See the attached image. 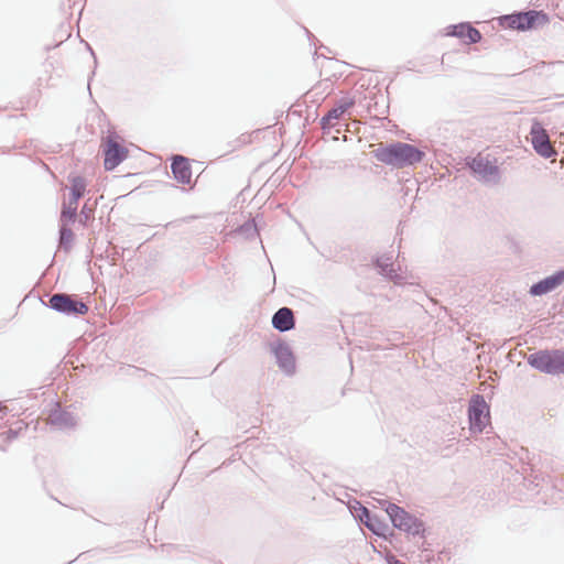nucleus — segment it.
Here are the masks:
<instances>
[{"label": "nucleus", "instance_id": "nucleus-1", "mask_svg": "<svg viewBox=\"0 0 564 564\" xmlns=\"http://www.w3.org/2000/svg\"><path fill=\"white\" fill-rule=\"evenodd\" d=\"M375 156L384 164L401 169L421 162L424 153L412 144L397 142L378 148Z\"/></svg>", "mask_w": 564, "mask_h": 564}, {"label": "nucleus", "instance_id": "nucleus-2", "mask_svg": "<svg viewBox=\"0 0 564 564\" xmlns=\"http://www.w3.org/2000/svg\"><path fill=\"white\" fill-rule=\"evenodd\" d=\"M528 362L546 373H564V350H540L528 357Z\"/></svg>", "mask_w": 564, "mask_h": 564}, {"label": "nucleus", "instance_id": "nucleus-3", "mask_svg": "<svg viewBox=\"0 0 564 564\" xmlns=\"http://www.w3.org/2000/svg\"><path fill=\"white\" fill-rule=\"evenodd\" d=\"M386 512L388 513L392 524L399 530H403L413 535L424 533L423 522L406 512L403 508L394 503H388Z\"/></svg>", "mask_w": 564, "mask_h": 564}, {"label": "nucleus", "instance_id": "nucleus-4", "mask_svg": "<svg viewBox=\"0 0 564 564\" xmlns=\"http://www.w3.org/2000/svg\"><path fill=\"white\" fill-rule=\"evenodd\" d=\"M469 429L473 433H481L490 423L489 406L481 395H474L469 402Z\"/></svg>", "mask_w": 564, "mask_h": 564}, {"label": "nucleus", "instance_id": "nucleus-5", "mask_svg": "<svg viewBox=\"0 0 564 564\" xmlns=\"http://www.w3.org/2000/svg\"><path fill=\"white\" fill-rule=\"evenodd\" d=\"M101 147L105 156L104 166L107 171L116 169L129 154L128 149L120 143L118 135H108Z\"/></svg>", "mask_w": 564, "mask_h": 564}, {"label": "nucleus", "instance_id": "nucleus-6", "mask_svg": "<svg viewBox=\"0 0 564 564\" xmlns=\"http://www.w3.org/2000/svg\"><path fill=\"white\" fill-rule=\"evenodd\" d=\"M50 306L53 310L67 315H85L88 312V306L84 302L64 293L52 295L50 299Z\"/></svg>", "mask_w": 564, "mask_h": 564}, {"label": "nucleus", "instance_id": "nucleus-7", "mask_svg": "<svg viewBox=\"0 0 564 564\" xmlns=\"http://www.w3.org/2000/svg\"><path fill=\"white\" fill-rule=\"evenodd\" d=\"M536 22H546V15L536 11L506 15L501 24L513 30L525 31L535 26Z\"/></svg>", "mask_w": 564, "mask_h": 564}, {"label": "nucleus", "instance_id": "nucleus-8", "mask_svg": "<svg viewBox=\"0 0 564 564\" xmlns=\"http://www.w3.org/2000/svg\"><path fill=\"white\" fill-rule=\"evenodd\" d=\"M531 143L533 149L543 158H551L556 152L550 142L549 134L542 124L538 121L533 122L531 127Z\"/></svg>", "mask_w": 564, "mask_h": 564}, {"label": "nucleus", "instance_id": "nucleus-9", "mask_svg": "<svg viewBox=\"0 0 564 564\" xmlns=\"http://www.w3.org/2000/svg\"><path fill=\"white\" fill-rule=\"evenodd\" d=\"M470 169L486 178L497 177L499 175V166L496 159L488 155L478 154L470 162Z\"/></svg>", "mask_w": 564, "mask_h": 564}, {"label": "nucleus", "instance_id": "nucleus-10", "mask_svg": "<svg viewBox=\"0 0 564 564\" xmlns=\"http://www.w3.org/2000/svg\"><path fill=\"white\" fill-rule=\"evenodd\" d=\"M564 282V270L556 272L555 274L545 278L544 280L540 281L539 283L531 286V293L533 295H542L545 294L552 290H554L556 286L562 284Z\"/></svg>", "mask_w": 564, "mask_h": 564}, {"label": "nucleus", "instance_id": "nucleus-11", "mask_svg": "<svg viewBox=\"0 0 564 564\" xmlns=\"http://www.w3.org/2000/svg\"><path fill=\"white\" fill-rule=\"evenodd\" d=\"M272 325L280 332H288L295 325L294 315L291 308L282 307L272 317Z\"/></svg>", "mask_w": 564, "mask_h": 564}, {"label": "nucleus", "instance_id": "nucleus-12", "mask_svg": "<svg viewBox=\"0 0 564 564\" xmlns=\"http://www.w3.org/2000/svg\"><path fill=\"white\" fill-rule=\"evenodd\" d=\"M448 34L462 39L466 43H477L481 40L480 32L467 23L454 25Z\"/></svg>", "mask_w": 564, "mask_h": 564}, {"label": "nucleus", "instance_id": "nucleus-13", "mask_svg": "<svg viewBox=\"0 0 564 564\" xmlns=\"http://www.w3.org/2000/svg\"><path fill=\"white\" fill-rule=\"evenodd\" d=\"M355 101L350 98H346L341 100V102L330 109L328 113L322 118V126L323 128H330L336 124V121L350 108Z\"/></svg>", "mask_w": 564, "mask_h": 564}, {"label": "nucleus", "instance_id": "nucleus-14", "mask_svg": "<svg viewBox=\"0 0 564 564\" xmlns=\"http://www.w3.org/2000/svg\"><path fill=\"white\" fill-rule=\"evenodd\" d=\"M172 172L180 183L189 184L192 171L187 159L183 156H175L172 163Z\"/></svg>", "mask_w": 564, "mask_h": 564}, {"label": "nucleus", "instance_id": "nucleus-15", "mask_svg": "<svg viewBox=\"0 0 564 564\" xmlns=\"http://www.w3.org/2000/svg\"><path fill=\"white\" fill-rule=\"evenodd\" d=\"M70 183V200L77 202L84 196L87 183L84 177L79 175H73L69 177Z\"/></svg>", "mask_w": 564, "mask_h": 564}, {"label": "nucleus", "instance_id": "nucleus-16", "mask_svg": "<svg viewBox=\"0 0 564 564\" xmlns=\"http://www.w3.org/2000/svg\"><path fill=\"white\" fill-rule=\"evenodd\" d=\"M78 203L70 200L67 204H64L62 214H61V221L69 224L70 221L75 220L76 212H77Z\"/></svg>", "mask_w": 564, "mask_h": 564}, {"label": "nucleus", "instance_id": "nucleus-17", "mask_svg": "<svg viewBox=\"0 0 564 564\" xmlns=\"http://www.w3.org/2000/svg\"><path fill=\"white\" fill-rule=\"evenodd\" d=\"M74 240V234L70 228H68L67 223H62L61 227V245L68 249Z\"/></svg>", "mask_w": 564, "mask_h": 564}, {"label": "nucleus", "instance_id": "nucleus-18", "mask_svg": "<svg viewBox=\"0 0 564 564\" xmlns=\"http://www.w3.org/2000/svg\"><path fill=\"white\" fill-rule=\"evenodd\" d=\"M94 220V212L85 205L80 213V224L88 226Z\"/></svg>", "mask_w": 564, "mask_h": 564}, {"label": "nucleus", "instance_id": "nucleus-19", "mask_svg": "<svg viewBox=\"0 0 564 564\" xmlns=\"http://www.w3.org/2000/svg\"><path fill=\"white\" fill-rule=\"evenodd\" d=\"M364 513L366 514V517H367V519H368V520L365 522V523H366V525H367V528H368L369 530H371V531H372L373 533H376V534H381V533H380V527H381V525H380V523H379L378 521H372V520L370 519V517H369V512H368V510H367L366 508H364Z\"/></svg>", "mask_w": 564, "mask_h": 564}, {"label": "nucleus", "instance_id": "nucleus-20", "mask_svg": "<svg viewBox=\"0 0 564 564\" xmlns=\"http://www.w3.org/2000/svg\"><path fill=\"white\" fill-rule=\"evenodd\" d=\"M387 561H388V564H405V563L401 562L400 560H398L393 555L388 556Z\"/></svg>", "mask_w": 564, "mask_h": 564}, {"label": "nucleus", "instance_id": "nucleus-21", "mask_svg": "<svg viewBox=\"0 0 564 564\" xmlns=\"http://www.w3.org/2000/svg\"><path fill=\"white\" fill-rule=\"evenodd\" d=\"M15 437V432H13L12 430H10L9 432L6 433V438L7 440H13Z\"/></svg>", "mask_w": 564, "mask_h": 564}, {"label": "nucleus", "instance_id": "nucleus-22", "mask_svg": "<svg viewBox=\"0 0 564 564\" xmlns=\"http://www.w3.org/2000/svg\"><path fill=\"white\" fill-rule=\"evenodd\" d=\"M285 355H286V362H285L284 367H286L288 364H290V365L293 364L292 356L289 352H285Z\"/></svg>", "mask_w": 564, "mask_h": 564}, {"label": "nucleus", "instance_id": "nucleus-23", "mask_svg": "<svg viewBox=\"0 0 564 564\" xmlns=\"http://www.w3.org/2000/svg\"><path fill=\"white\" fill-rule=\"evenodd\" d=\"M4 410H7V406H6V405H3V404L0 402V412H2V411H4Z\"/></svg>", "mask_w": 564, "mask_h": 564}]
</instances>
